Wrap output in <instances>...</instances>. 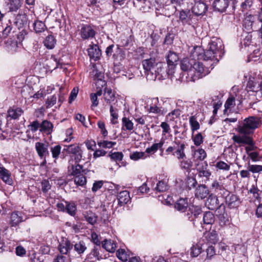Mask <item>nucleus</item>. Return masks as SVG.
Returning <instances> with one entry per match:
<instances>
[{"instance_id":"nucleus-1","label":"nucleus","mask_w":262,"mask_h":262,"mask_svg":"<svg viewBox=\"0 0 262 262\" xmlns=\"http://www.w3.org/2000/svg\"><path fill=\"white\" fill-rule=\"evenodd\" d=\"M194 58H183L181 62V68L183 71L195 72L197 74L195 76L198 78H201L210 73V68L205 66Z\"/></svg>"},{"instance_id":"nucleus-2","label":"nucleus","mask_w":262,"mask_h":262,"mask_svg":"<svg viewBox=\"0 0 262 262\" xmlns=\"http://www.w3.org/2000/svg\"><path fill=\"white\" fill-rule=\"evenodd\" d=\"M261 124L260 118L251 116L244 120L238 126V132L243 136H248L253 134L254 130Z\"/></svg>"},{"instance_id":"nucleus-3","label":"nucleus","mask_w":262,"mask_h":262,"mask_svg":"<svg viewBox=\"0 0 262 262\" xmlns=\"http://www.w3.org/2000/svg\"><path fill=\"white\" fill-rule=\"evenodd\" d=\"M192 57H196L198 60L203 59L205 61H210L212 63H210V69H212V67L214 63H216L219 59L217 58V55L214 52L211 51L210 49L204 51L201 47H196L194 48L193 51L191 53Z\"/></svg>"},{"instance_id":"nucleus-4","label":"nucleus","mask_w":262,"mask_h":262,"mask_svg":"<svg viewBox=\"0 0 262 262\" xmlns=\"http://www.w3.org/2000/svg\"><path fill=\"white\" fill-rule=\"evenodd\" d=\"M234 141L237 143L248 144L249 146L246 147V150L248 154L250 151L254 149V142L251 137L248 136H234Z\"/></svg>"},{"instance_id":"nucleus-5","label":"nucleus","mask_w":262,"mask_h":262,"mask_svg":"<svg viewBox=\"0 0 262 262\" xmlns=\"http://www.w3.org/2000/svg\"><path fill=\"white\" fill-rule=\"evenodd\" d=\"M209 49L221 57L223 47V42L220 38H213L209 43Z\"/></svg>"},{"instance_id":"nucleus-6","label":"nucleus","mask_w":262,"mask_h":262,"mask_svg":"<svg viewBox=\"0 0 262 262\" xmlns=\"http://www.w3.org/2000/svg\"><path fill=\"white\" fill-rule=\"evenodd\" d=\"M64 150L69 154H72L75 155L76 162H79L82 158V153L80 147L76 144H71L66 146Z\"/></svg>"},{"instance_id":"nucleus-7","label":"nucleus","mask_w":262,"mask_h":262,"mask_svg":"<svg viewBox=\"0 0 262 262\" xmlns=\"http://www.w3.org/2000/svg\"><path fill=\"white\" fill-rule=\"evenodd\" d=\"M207 10V6L203 0H195L192 8V12L197 16L203 15Z\"/></svg>"},{"instance_id":"nucleus-8","label":"nucleus","mask_w":262,"mask_h":262,"mask_svg":"<svg viewBox=\"0 0 262 262\" xmlns=\"http://www.w3.org/2000/svg\"><path fill=\"white\" fill-rule=\"evenodd\" d=\"M35 149L37 153L41 159L44 160V162H46V158L49 155L48 144L41 142H36L35 143Z\"/></svg>"},{"instance_id":"nucleus-9","label":"nucleus","mask_w":262,"mask_h":262,"mask_svg":"<svg viewBox=\"0 0 262 262\" xmlns=\"http://www.w3.org/2000/svg\"><path fill=\"white\" fill-rule=\"evenodd\" d=\"M134 6L143 12H146L150 9L152 4L150 0H133Z\"/></svg>"},{"instance_id":"nucleus-10","label":"nucleus","mask_w":262,"mask_h":262,"mask_svg":"<svg viewBox=\"0 0 262 262\" xmlns=\"http://www.w3.org/2000/svg\"><path fill=\"white\" fill-rule=\"evenodd\" d=\"M225 202L230 209L237 208L241 203L238 196L233 194L227 196Z\"/></svg>"},{"instance_id":"nucleus-11","label":"nucleus","mask_w":262,"mask_h":262,"mask_svg":"<svg viewBox=\"0 0 262 262\" xmlns=\"http://www.w3.org/2000/svg\"><path fill=\"white\" fill-rule=\"evenodd\" d=\"M88 55L91 59L96 61L101 55V52L98 46L96 44L90 45L88 49Z\"/></svg>"},{"instance_id":"nucleus-12","label":"nucleus","mask_w":262,"mask_h":262,"mask_svg":"<svg viewBox=\"0 0 262 262\" xmlns=\"http://www.w3.org/2000/svg\"><path fill=\"white\" fill-rule=\"evenodd\" d=\"M230 0H214L212 7L215 11L223 12L229 6Z\"/></svg>"},{"instance_id":"nucleus-13","label":"nucleus","mask_w":262,"mask_h":262,"mask_svg":"<svg viewBox=\"0 0 262 262\" xmlns=\"http://www.w3.org/2000/svg\"><path fill=\"white\" fill-rule=\"evenodd\" d=\"M80 35L83 39H90L95 36V32L90 26L84 25L81 29Z\"/></svg>"},{"instance_id":"nucleus-14","label":"nucleus","mask_w":262,"mask_h":262,"mask_svg":"<svg viewBox=\"0 0 262 262\" xmlns=\"http://www.w3.org/2000/svg\"><path fill=\"white\" fill-rule=\"evenodd\" d=\"M0 178L6 184L11 185L13 183L11 173L1 164H0Z\"/></svg>"},{"instance_id":"nucleus-15","label":"nucleus","mask_w":262,"mask_h":262,"mask_svg":"<svg viewBox=\"0 0 262 262\" xmlns=\"http://www.w3.org/2000/svg\"><path fill=\"white\" fill-rule=\"evenodd\" d=\"M28 22V18L27 15L25 13H19L16 16L14 24L18 29L23 28L27 25Z\"/></svg>"},{"instance_id":"nucleus-16","label":"nucleus","mask_w":262,"mask_h":262,"mask_svg":"<svg viewBox=\"0 0 262 262\" xmlns=\"http://www.w3.org/2000/svg\"><path fill=\"white\" fill-rule=\"evenodd\" d=\"M156 64V62L155 59L152 58L142 61V65L144 69L146 72L150 73L151 74L152 71H155V67Z\"/></svg>"},{"instance_id":"nucleus-17","label":"nucleus","mask_w":262,"mask_h":262,"mask_svg":"<svg viewBox=\"0 0 262 262\" xmlns=\"http://www.w3.org/2000/svg\"><path fill=\"white\" fill-rule=\"evenodd\" d=\"M208 188L204 185H199L195 190V196L200 199L205 198L209 194Z\"/></svg>"},{"instance_id":"nucleus-18","label":"nucleus","mask_w":262,"mask_h":262,"mask_svg":"<svg viewBox=\"0 0 262 262\" xmlns=\"http://www.w3.org/2000/svg\"><path fill=\"white\" fill-rule=\"evenodd\" d=\"M23 221L21 213L19 212H14L11 213L9 224L11 227H16L19 224Z\"/></svg>"},{"instance_id":"nucleus-19","label":"nucleus","mask_w":262,"mask_h":262,"mask_svg":"<svg viewBox=\"0 0 262 262\" xmlns=\"http://www.w3.org/2000/svg\"><path fill=\"white\" fill-rule=\"evenodd\" d=\"M73 248V245L68 240H63L58 246V250L61 254H68L69 252Z\"/></svg>"},{"instance_id":"nucleus-20","label":"nucleus","mask_w":262,"mask_h":262,"mask_svg":"<svg viewBox=\"0 0 262 262\" xmlns=\"http://www.w3.org/2000/svg\"><path fill=\"white\" fill-rule=\"evenodd\" d=\"M219 205L218 198L213 194H210L206 201V206L210 210L215 209Z\"/></svg>"},{"instance_id":"nucleus-21","label":"nucleus","mask_w":262,"mask_h":262,"mask_svg":"<svg viewBox=\"0 0 262 262\" xmlns=\"http://www.w3.org/2000/svg\"><path fill=\"white\" fill-rule=\"evenodd\" d=\"M130 200L129 193L126 190L121 191L118 195V204L121 206L127 204Z\"/></svg>"},{"instance_id":"nucleus-22","label":"nucleus","mask_w":262,"mask_h":262,"mask_svg":"<svg viewBox=\"0 0 262 262\" xmlns=\"http://www.w3.org/2000/svg\"><path fill=\"white\" fill-rule=\"evenodd\" d=\"M165 64L162 62H156L155 67V71H152L151 74L154 75V78L156 79L158 75H161V76H164V75L165 74Z\"/></svg>"},{"instance_id":"nucleus-23","label":"nucleus","mask_w":262,"mask_h":262,"mask_svg":"<svg viewBox=\"0 0 262 262\" xmlns=\"http://www.w3.org/2000/svg\"><path fill=\"white\" fill-rule=\"evenodd\" d=\"M188 207L187 198H180L174 204V208L178 211L184 212Z\"/></svg>"},{"instance_id":"nucleus-24","label":"nucleus","mask_w":262,"mask_h":262,"mask_svg":"<svg viewBox=\"0 0 262 262\" xmlns=\"http://www.w3.org/2000/svg\"><path fill=\"white\" fill-rule=\"evenodd\" d=\"M102 247L107 251L113 253L116 249V244L111 239H105L102 242Z\"/></svg>"},{"instance_id":"nucleus-25","label":"nucleus","mask_w":262,"mask_h":262,"mask_svg":"<svg viewBox=\"0 0 262 262\" xmlns=\"http://www.w3.org/2000/svg\"><path fill=\"white\" fill-rule=\"evenodd\" d=\"M185 145L184 143L178 144L176 151L173 152V155L176 156L178 159L181 160L186 158V155L184 152Z\"/></svg>"},{"instance_id":"nucleus-26","label":"nucleus","mask_w":262,"mask_h":262,"mask_svg":"<svg viewBox=\"0 0 262 262\" xmlns=\"http://www.w3.org/2000/svg\"><path fill=\"white\" fill-rule=\"evenodd\" d=\"M255 17L254 15L249 14L246 16L244 20V26L248 31L253 30V25L255 21Z\"/></svg>"},{"instance_id":"nucleus-27","label":"nucleus","mask_w":262,"mask_h":262,"mask_svg":"<svg viewBox=\"0 0 262 262\" xmlns=\"http://www.w3.org/2000/svg\"><path fill=\"white\" fill-rule=\"evenodd\" d=\"M205 237L207 242L211 244H215L218 241V235L214 230L206 233Z\"/></svg>"},{"instance_id":"nucleus-28","label":"nucleus","mask_w":262,"mask_h":262,"mask_svg":"<svg viewBox=\"0 0 262 262\" xmlns=\"http://www.w3.org/2000/svg\"><path fill=\"white\" fill-rule=\"evenodd\" d=\"M235 98L233 96H230L225 103L224 114H227L228 111H231V110L235 106Z\"/></svg>"},{"instance_id":"nucleus-29","label":"nucleus","mask_w":262,"mask_h":262,"mask_svg":"<svg viewBox=\"0 0 262 262\" xmlns=\"http://www.w3.org/2000/svg\"><path fill=\"white\" fill-rule=\"evenodd\" d=\"M64 203L66 204V211L70 215L72 216H74L76 214V211L77 210V207L75 203L73 202H67L65 201Z\"/></svg>"},{"instance_id":"nucleus-30","label":"nucleus","mask_w":262,"mask_h":262,"mask_svg":"<svg viewBox=\"0 0 262 262\" xmlns=\"http://www.w3.org/2000/svg\"><path fill=\"white\" fill-rule=\"evenodd\" d=\"M6 3L10 11H15L21 6L20 0H7Z\"/></svg>"},{"instance_id":"nucleus-31","label":"nucleus","mask_w":262,"mask_h":262,"mask_svg":"<svg viewBox=\"0 0 262 262\" xmlns=\"http://www.w3.org/2000/svg\"><path fill=\"white\" fill-rule=\"evenodd\" d=\"M53 124L48 120H44L40 124V131L50 134L52 132Z\"/></svg>"},{"instance_id":"nucleus-32","label":"nucleus","mask_w":262,"mask_h":262,"mask_svg":"<svg viewBox=\"0 0 262 262\" xmlns=\"http://www.w3.org/2000/svg\"><path fill=\"white\" fill-rule=\"evenodd\" d=\"M193 157L194 161H203L206 157V153L202 148H198L194 151Z\"/></svg>"},{"instance_id":"nucleus-33","label":"nucleus","mask_w":262,"mask_h":262,"mask_svg":"<svg viewBox=\"0 0 262 262\" xmlns=\"http://www.w3.org/2000/svg\"><path fill=\"white\" fill-rule=\"evenodd\" d=\"M56 42L55 37L52 35H49L46 37L43 41V43L47 48L52 49L54 48Z\"/></svg>"},{"instance_id":"nucleus-34","label":"nucleus","mask_w":262,"mask_h":262,"mask_svg":"<svg viewBox=\"0 0 262 262\" xmlns=\"http://www.w3.org/2000/svg\"><path fill=\"white\" fill-rule=\"evenodd\" d=\"M83 215L85 220L90 224L94 225L97 221V216L92 211H85Z\"/></svg>"},{"instance_id":"nucleus-35","label":"nucleus","mask_w":262,"mask_h":262,"mask_svg":"<svg viewBox=\"0 0 262 262\" xmlns=\"http://www.w3.org/2000/svg\"><path fill=\"white\" fill-rule=\"evenodd\" d=\"M122 129L131 131L134 129V123L127 117H123L122 119Z\"/></svg>"},{"instance_id":"nucleus-36","label":"nucleus","mask_w":262,"mask_h":262,"mask_svg":"<svg viewBox=\"0 0 262 262\" xmlns=\"http://www.w3.org/2000/svg\"><path fill=\"white\" fill-rule=\"evenodd\" d=\"M215 221V217L212 212L206 211L203 214V222L205 224H212Z\"/></svg>"},{"instance_id":"nucleus-37","label":"nucleus","mask_w":262,"mask_h":262,"mask_svg":"<svg viewBox=\"0 0 262 262\" xmlns=\"http://www.w3.org/2000/svg\"><path fill=\"white\" fill-rule=\"evenodd\" d=\"M23 112V110L20 108H10L8 111L9 116L14 119H17Z\"/></svg>"},{"instance_id":"nucleus-38","label":"nucleus","mask_w":262,"mask_h":262,"mask_svg":"<svg viewBox=\"0 0 262 262\" xmlns=\"http://www.w3.org/2000/svg\"><path fill=\"white\" fill-rule=\"evenodd\" d=\"M166 59L167 64H177L179 56L176 52L170 51L166 56Z\"/></svg>"},{"instance_id":"nucleus-39","label":"nucleus","mask_w":262,"mask_h":262,"mask_svg":"<svg viewBox=\"0 0 262 262\" xmlns=\"http://www.w3.org/2000/svg\"><path fill=\"white\" fill-rule=\"evenodd\" d=\"M74 250L78 254H83L85 251L86 250V246L85 245V243L83 241H80L78 243H76L74 246Z\"/></svg>"},{"instance_id":"nucleus-40","label":"nucleus","mask_w":262,"mask_h":262,"mask_svg":"<svg viewBox=\"0 0 262 262\" xmlns=\"http://www.w3.org/2000/svg\"><path fill=\"white\" fill-rule=\"evenodd\" d=\"M202 252V247L201 244H196L193 245L190 249V255L192 257H197Z\"/></svg>"},{"instance_id":"nucleus-41","label":"nucleus","mask_w":262,"mask_h":262,"mask_svg":"<svg viewBox=\"0 0 262 262\" xmlns=\"http://www.w3.org/2000/svg\"><path fill=\"white\" fill-rule=\"evenodd\" d=\"M104 96L107 103H111L115 100V95L111 89H105Z\"/></svg>"},{"instance_id":"nucleus-42","label":"nucleus","mask_w":262,"mask_h":262,"mask_svg":"<svg viewBox=\"0 0 262 262\" xmlns=\"http://www.w3.org/2000/svg\"><path fill=\"white\" fill-rule=\"evenodd\" d=\"M149 156L147 155L145 152L142 151H136L131 154L129 156L130 158L134 161H137L141 159H145Z\"/></svg>"},{"instance_id":"nucleus-43","label":"nucleus","mask_w":262,"mask_h":262,"mask_svg":"<svg viewBox=\"0 0 262 262\" xmlns=\"http://www.w3.org/2000/svg\"><path fill=\"white\" fill-rule=\"evenodd\" d=\"M153 103L150 106L149 109V112L154 113L155 114H160L161 113V110L160 107L157 106V103L159 102L158 98H155L152 100Z\"/></svg>"},{"instance_id":"nucleus-44","label":"nucleus","mask_w":262,"mask_h":262,"mask_svg":"<svg viewBox=\"0 0 262 262\" xmlns=\"http://www.w3.org/2000/svg\"><path fill=\"white\" fill-rule=\"evenodd\" d=\"M34 30L36 33L42 32L45 31L46 26L45 24L40 20H36L33 23Z\"/></svg>"},{"instance_id":"nucleus-45","label":"nucleus","mask_w":262,"mask_h":262,"mask_svg":"<svg viewBox=\"0 0 262 262\" xmlns=\"http://www.w3.org/2000/svg\"><path fill=\"white\" fill-rule=\"evenodd\" d=\"M189 123L191 126V129L193 133L195 130L200 128V125L194 116H191L189 118Z\"/></svg>"},{"instance_id":"nucleus-46","label":"nucleus","mask_w":262,"mask_h":262,"mask_svg":"<svg viewBox=\"0 0 262 262\" xmlns=\"http://www.w3.org/2000/svg\"><path fill=\"white\" fill-rule=\"evenodd\" d=\"M198 171L199 176L200 177H204L206 179H208L211 175L210 171L207 169V164H206V166L205 167H203L202 168H198Z\"/></svg>"},{"instance_id":"nucleus-47","label":"nucleus","mask_w":262,"mask_h":262,"mask_svg":"<svg viewBox=\"0 0 262 262\" xmlns=\"http://www.w3.org/2000/svg\"><path fill=\"white\" fill-rule=\"evenodd\" d=\"M180 167L182 169L189 170L192 166V161L188 159L185 158L180 161Z\"/></svg>"},{"instance_id":"nucleus-48","label":"nucleus","mask_w":262,"mask_h":262,"mask_svg":"<svg viewBox=\"0 0 262 262\" xmlns=\"http://www.w3.org/2000/svg\"><path fill=\"white\" fill-rule=\"evenodd\" d=\"M189 212L191 214H193V217L194 220L198 218L199 216L202 214V211L200 207L192 206L189 208Z\"/></svg>"},{"instance_id":"nucleus-49","label":"nucleus","mask_w":262,"mask_h":262,"mask_svg":"<svg viewBox=\"0 0 262 262\" xmlns=\"http://www.w3.org/2000/svg\"><path fill=\"white\" fill-rule=\"evenodd\" d=\"M61 147L59 145H55L51 147L50 150L52 153V157L55 160L58 158L59 155L61 152Z\"/></svg>"},{"instance_id":"nucleus-50","label":"nucleus","mask_w":262,"mask_h":262,"mask_svg":"<svg viewBox=\"0 0 262 262\" xmlns=\"http://www.w3.org/2000/svg\"><path fill=\"white\" fill-rule=\"evenodd\" d=\"M74 182L77 185L83 186L86 184V180L83 174H80L75 176Z\"/></svg>"},{"instance_id":"nucleus-51","label":"nucleus","mask_w":262,"mask_h":262,"mask_svg":"<svg viewBox=\"0 0 262 262\" xmlns=\"http://www.w3.org/2000/svg\"><path fill=\"white\" fill-rule=\"evenodd\" d=\"M206 259H211L216 254L215 249L214 246L211 245L206 249Z\"/></svg>"},{"instance_id":"nucleus-52","label":"nucleus","mask_w":262,"mask_h":262,"mask_svg":"<svg viewBox=\"0 0 262 262\" xmlns=\"http://www.w3.org/2000/svg\"><path fill=\"white\" fill-rule=\"evenodd\" d=\"M116 144V143L112 141H108L106 140L101 141L98 142V145L102 148H111Z\"/></svg>"},{"instance_id":"nucleus-53","label":"nucleus","mask_w":262,"mask_h":262,"mask_svg":"<svg viewBox=\"0 0 262 262\" xmlns=\"http://www.w3.org/2000/svg\"><path fill=\"white\" fill-rule=\"evenodd\" d=\"M110 114L112 119L111 120V123L113 124H115L118 123L117 120L118 118V115L117 110H115L112 105L110 106Z\"/></svg>"},{"instance_id":"nucleus-54","label":"nucleus","mask_w":262,"mask_h":262,"mask_svg":"<svg viewBox=\"0 0 262 262\" xmlns=\"http://www.w3.org/2000/svg\"><path fill=\"white\" fill-rule=\"evenodd\" d=\"M192 140L196 146H200L203 142V137L201 133H199L195 135H192Z\"/></svg>"},{"instance_id":"nucleus-55","label":"nucleus","mask_w":262,"mask_h":262,"mask_svg":"<svg viewBox=\"0 0 262 262\" xmlns=\"http://www.w3.org/2000/svg\"><path fill=\"white\" fill-rule=\"evenodd\" d=\"M109 156L112 160L117 162L122 161L123 155L121 152H114L110 154Z\"/></svg>"},{"instance_id":"nucleus-56","label":"nucleus","mask_w":262,"mask_h":262,"mask_svg":"<svg viewBox=\"0 0 262 262\" xmlns=\"http://www.w3.org/2000/svg\"><path fill=\"white\" fill-rule=\"evenodd\" d=\"M57 97L55 95H52L48 97L46 101V105L47 108H50L56 104L57 102Z\"/></svg>"},{"instance_id":"nucleus-57","label":"nucleus","mask_w":262,"mask_h":262,"mask_svg":"<svg viewBox=\"0 0 262 262\" xmlns=\"http://www.w3.org/2000/svg\"><path fill=\"white\" fill-rule=\"evenodd\" d=\"M116 256L121 260L125 261L127 260V255L124 249H119L117 251Z\"/></svg>"},{"instance_id":"nucleus-58","label":"nucleus","mask_w":262,"mask_h":262,"mask_svg":"<svg viewBox=\"0 0 262 262\" xmlns=\"http://www.w3.org/2000/svg\"><path fill=\"white\" fill-rule=\"evenodd\" d=\"M101 250L100 246H96L94 248L93 250L90 253V255L93 256L97 259L99 260L102 259L101 255H100L99 251Z\"/></svg>"},{"instance_id":"nucleus-59","label":"nucleus","mask_w":262,"mask_h":262,"mask_svg":"<svg viewBox=\"0 0 262 262\" xmlns=\"http://www.w3.org/2000/svg\"><path fill=\"white\" fill-rule=\"evenodd\" d=\"M7 50L9 52L13 54L16 52L17 49V43L16 41H11V43L7 46Z\"/></svg>"},{"instance_id":"nucleus-60","label":"nucleus","mask_w":262,"mask_h":262,"mask_svg":"<svg viewBox=\"0 0 262 262\" xmlns=\"http://www.w3.org/2000/svg\"><path fill=\"white\" fill-rule=\"evenodd\" d=\"M82 167L81 165L76 164L75 165H73L72 169V174L76 176L81 173Z\"/></svg>"},{"instance_id":"nucleus-61","label":"nucleus","mask_w":262,"mask_h":262,"mask_svg":"<svg viewBox=\"0 0 262 262\" xmlns=\"http://www.w3.org/2000/svg\"><path fill=\"white\" fill-rule=\"evenodd\" d=\"M156 189L159 192H163L166 191L168 189V186L164 182L160 181L157 184Z\"/></svg>"},{"instance_id":"nucleus-62","label":"nucleus","mask_w":262,"mask_h":262,"mask_svg":"<svg viewBox=\"0 0 262 262\" xmlns=\"http://www.w3.org/2000/svg\"><path fill=\"white\" fill-rule=\"evenodd\" d=\"M41 190L43 192L46 193L47 192L51 187V186L49 182V181L44 180L41 183Z\"/></svg>"},{"instance_id":"nucleus-63","label":"nucleus","mask_w":262,"mask_h":262,"mask_svg":"<svg viewBox=\"0 0 262 262\" xmlns=\"http://www.w3.org/2000/svg\"><path fill=\"white\" fill-rule=\"evenodd\" d=\"M177 64H167L168 69L165 72V75L168 76H173L175 73L176 66Z\"/></svg>"},{"instance_id":"nucleus-64","label":"nucleus","mask_w":262,"mask_h":262,"mask_svg":"<svg viewBox=\"0 0 262 262\" xmlns=\"http://www.w3.org/2000/svg\"><path fill=\"white\" fill-rule=\"evenodd\" d=\"M248 169L252 172L258 173L262 171V165H249Z\"/></svg>"}]
</instances>
